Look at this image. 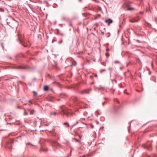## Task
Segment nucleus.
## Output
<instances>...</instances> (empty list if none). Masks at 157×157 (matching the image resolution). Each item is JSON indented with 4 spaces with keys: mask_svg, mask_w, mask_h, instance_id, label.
<instances>
[{
    "mask_svg": "<svg viewBox=\"0 0 157 157\" xmlns=\"http://www.w3.org/2000/svg\"><path fill=\"white\" fill-rule=\"evenodd\" d=\"M138 21V20H137L135 18H133L129 20V21L131 22H137Z\"/></svg>",
    "mask_w": 157,
    "mask_h": 157,
    "instance_id": "obj_3",
    "label": "nucleus"
},
{
    "mask_svg": "<svg viewBox=\"0 0 157 157\" xmlns=\"http://www.w3.org/2000/svg\"><path fill=\"white\" fill-rule=\"evenodd\" d=\"M89 91L88 90H84L83 91L81 92L82 94H84L85 93L88 94L89 93Z\"/></svg>",
    "mask_w": 157,
    "mask_h": 157,
    "instance_id": "obj_5",
    "label": "nucleus"
},
{
    "mask_svg": "<svg viewBox=\"0 0 157 157\" xmlns=\"http://www.w3.org/2000/svg\"><path fill=\"white\" fill-rule=\"evenodd\" d=\"M24 114L25 115H27L28 114V113L26 112H25L24 113Z\"/></svg>",
    "mask_w": 157,
    "mask_h": 157,
    "instance_id": "obj_16",
    "label": "nucleus"
},
{
    "mask_svg": "<svg viewBox=\"0 0 157 157\" xmlns=\"http://www.w3.org/2000/svg\"><path fill=\"white\" fill-rule=\"evenodd\" d=\"M64 124L67 127H68L69 126V124L67 122H65L64 123Z\"/></svg>",
    "mask_w": 157,
    "mask_h": 157,
    "instance_id": "obj_10",
    "label": "nucleus"
},
{
    "mask_svg": "<svg viewBox=\"0 0 157 157\" xmlns=\"http://www.w3.org/2000/svg\"><path fill=\"white\" fill-rule=\"evenodd\" d=\"M79 138H81V137H81V136H79Z\"/></svg>",
    "mask_w": 157,
    "mask_h": 157,
    "instance_id": "obj_20",
    "label": "nucleus"
},
{
    "mask_svg": "<svg viewBox=\"0 0 157 157\" xmlns=\"http://www.w3.org/2000/svg\"><path fill=\"white\" fill-rule=\"evenodd\" d=\"M106 56L107 57H108L109 56V55L107 53H106Z\"/></svg>",
    "mask_w": 157,
    "mask_h": 157,
    "instance_id": "obj_18",
    "label": "nucleus"
},
{
    "mask_svg": "<svg viewBox=\"0 0 157 157\" xmlns=\"http://www.w3.org/2000/svg\"><path fill=\"white\" fill-rule=\"evenodd\" d=\"M49 89V87L47 86H45L44 87V90L45 91H47Z\"/></svg>",
    "mask_w": 157,
    "mask_h": 157,
    "instance_id": "obj_6",
    "label": "nucleus"
},
{
    "mask_svg": "<svg viewBox=\"0 0 157 157\" xmlns=\"http://www.w3.org/2000/svg\"><path fill=\"white\" fill-rule=\"evenodd\" d=\"M147 25H150V24L149 23H147Z\"/></svg>",
    "mask_w": 157,
    "mask_h": 157,
    "instance_id": "obj_23",
    "label": "nucleus"
},
{
    "mask_svg": "<svg viewBox=\"0 0 157 157\" xmlns=\"http://www.w3.org/2000/svg\"><path fill=\"white\" fill-rule=\"evenodd\" d=\"M142 146L145 148H146L148 150H151L152 149V147L151 142H147L146 144H143Z\"/></svg>",
    "mask_w": 157,
    "mask_h": 157,
    "instance_id": "obj_2",
    "label": "nucleus"
},
{
    "mask_svg": "<svg viewBox=\"0 0 157 157\" xmlns=\"http://www.w3.org/2000/svg\"><path fill=\"white\" fill-rule=\"evenodd\" d=\"M27 144L28 145V144H31L30 143H27Z\"/></svg>",
    "mask_w": 157,
    "mask_h": 157,
    "instance_id": "obj_19",
    "label": "nucleus"
},
{
    "mask_svg": "<svg viewBox=\"0 0 157 157\" xmlns=\"http://www.w3.org/2000/svg\"><path fill=\"white\" fill-rule=\"evenodd\" d=\"M155 20H157V17H156V18H155Z\"/></svg>",
    "mask_w": 157,
    "mask_h": 157,
    "instance_id": "obj_21",
    "label": "nucleus"
},
{
    "mask_svg": "<svg viewBox=\"0 0 157 157\" xmlns=\"http://www.w3.org/2000/svg\"><path fill=\"white\" fill-rule=\"evenodd\" d=\"M133 9V8L130 7H128V8L127 9V10H132Z\"/></svg>",
    "mask_w": 157,
    "mask_h": 157,
    "instance_id": "obj_12",
    "label": "nucleus"
},
{
    "mask_svg": "<svg viewBox=\"0 0 157 157\" xmlns=\"http://www.w3.org/2000/svg\"><path fill=\"white\" fill-rule=\"evenodd\" d=\"M19 41H20V42L21 44L23 45V46H24V47H25L26 46L25 45H24L23 44H22V40H21V38H20L19 37Z\"/></svg>",
    "mask_w": 157,
    "mask_h": 157,
    "instance_id": "obj_11",
    "label": "nucleus"
},
{
    "mask_svg": "<svg viewBox=\"0 0 157 157\" xmlns=\"http://www.w3.org/2000/svg\"><path fill=\"white\" fill-rule=\"evenodd\" d=\"M29 111L30 112V114H33L35 112V110H32L31 111H30V110H29Z\"/></svg>",
    "mask_w": 157,
    "mask_h": 157,
    "instance_id": "obj_9",
    "label": "nucleus"
},
{
    "mask_svg": "<svg viewBox=\"0 0 157 157\" xmlns=\"http://www.w3.org/2000/svg\"><path fill=\"white\" fill-rule=\"evenodd\" d=\"M48 151V150L47 149L41 148L40 150V151Z\"/></svg>",
    "mask_w": 157,
    "mask_h": 157,
    "instance_id": "obj_7",
    "label": "nucleus"
},
{
    "mask_svg": "<svg viewBox=\"0 0 157 157\" xmlns=\"http://www.w3.org/2000/svg\"><path fill=\"white\" fill-rule=\"evenodd\" d=\"M62 111L60 112L61 114L63 115L64 114L67 116H69L70 115H72L73 113H70L69 112H67L65 109L64 106H63L61 107Z\"/></svg>",
    "mask_w": 157,
    "mask_h": 157,
    "instance_id": "obj_1",
    "label": "nucleus"
},
{
    "mask_svg": "<svg viewBox=\"0 0 157 157\" xmlns=\"http://www.w3.org/2000/svg\"><path fill=\"white\" fill-rule=\"evenodd\" d=\"M52 114L56 115V112H52Z\"/></svg>",
    "mask_w": 157,
    "mask_h": 157,
    "instance_id": "obj_15",
    "label": "nucleus"
},
{
    "mask_svg": "<svg viewBox=\"0 0 157 157\" xmlns=\"http://www.w3.org/2000/svg\"><path fill=\"white\" fill-rule=\"evenodd\" d=\"M104 71H105L104 70H101L100 71V72L101 73Z\"/></svg>",
    "mask_w": 157,
    "mask_h": 157,
    "instance_id": "obj_17",
    "label": "nucleus"
},
{
    "mask_svg": "<svg viewBox=\"0 0 157 157\" xmlns=\"http://www.w3.org/2000/svg\"><path fill=\"white\" fill-rule=\"evenodd\" d=\"M17 68H18V69H21V68H23V67H22V66H20L19 67H17Z\"/></svg>",
    "mask_w": 157,
    "mask_h": 157,
    "instance_id": "obj_14",
    "label": "nucleus"
},
{
    "mask_svg": "<svg viewBox=\"0 0 157 157\" xmlns=\"http://www.w3.org/2000/svg\"><path fill=\"white\" fill-rule=\"evenodd\" d=\"M104 103H105V102H103V103H102L103 105H104Z\"/></svg>",
    "mask_w": 157,
    "mask_h": 157,
    "instance_id": "obj_24",
    "label": "nucleus"
},
{
    "mask_svg": "<svg viewBox=\"0 0 157 157\" xmlns=\"http://www.w3.org/2000/svg\"><path fill=\"white\" fill-rule=\"evenodd\" d=\"M31 100H29V103H31Z\"/></svg>",
    "mask_w": 157,
    "mask_h": 157,
    "instance_id": "obj_22",
    "label": "nucleus"
},
{
    "mask_svg": "<svg viewBox=\"0 0 157 157\" xmlns=\"http://www.w3.org/2000/svg\"><path fill=\"white\" fill-rule=\"evenodd\" d=\"M74 140L75 141L78 142L80 144H82V143L80 141H79L76 138H75Z\"/></svg>",
    "mask_w": 157,
    "mask_h": 157,
    "instance_id": "obj_8",
    "label": "nucleus"
},
{
    "mask_svg": "<svg viewBox=\"0 0 157 157\" xmlns=\"http://www.w3.org/2000/svg\"><path fill=\"white\" fill-rule=\"evenodd\" d=\"M105 22L108 23V25H109L111 23L113 22V21L110 19L106 20L105 21Z\"/></svg>",
    "mask_w": 157,
    "mask_h": 157,
    "instance_id": "obj_4",
    "label": "nucleus"
},
{
    "mask_svg": "<svg viewBox=\"0 0 157 157\" xmlns=\"http://www.w3.org/2000/svg\"><path fill=\"white\" fill-rule=\"evenodd\" d=\"M33 96H34V97H35L36 96L37 94L36 92L35 91H34L33 92Z\"/></svg>",
    "mask_w": 157,
    "mask_h": 157,
    "instance_id": "obj_13",
    "label": "nucleus"
}]
</instances>
